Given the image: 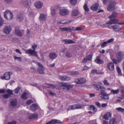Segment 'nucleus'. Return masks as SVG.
<instances>
[{
    "instance_id": "15",
    "label": "nucleus",
    "mask_w": 124,
    "mask_h": 124,
    "mask_svg": "<svg viewBox=\"0 0 124 124\" xmlns=\"http://www.w3.org/2000/svg\"><path fill=\"white\" fill-rule=\"evenodd\" d=\"M60 29L62 31L71 32L73 29V27L70 26L68 27L60 28Z\"/></svg>"
},
{
    "instance_id": "53",
    "label": "nucleus",
    "mask_w": 124,
    "mask_h": 124,
    "mask_svg": "<svg viewBox=\"0 0 124 124\" xmlns=\"http://www.w3.org/2000/svg\"><path fill=\"white\" fill-rule=\"evenodd\" d=\"M91 72L92 74H98L97 73V70L95 69H94L91 71Z\"/></svg>"
},
{
    "instance_id": "22",
    "label": "nucleus",
    "mask_w": 124,
    "mask_h": 124,
    "mask_svg": "<svg viewBox=\"0 0 124 124\" xmlns=\"http://www.w3.org/2000/svg\"><path fill=\"white\" fill-rule=\"evenodd\" d=\"M92 55H88L84 58L82 62L84 63H85L88 61H91L92 59Z\"/></svg>"
},
{
    "instance_id": "60",
    "label": "nucleus",
    "mask_w": 124,
    "mask_h": 124,
    "mask_svg": "<svg viewBox=\"0 0 124 124\" xmlns=\"http://www.w3.org/2000/svg\"><path fill=\"white\" fill-rule=\"evenodd\" d=\"M114 41V39H111L109 40H108L107 42L108 43H110L113 42Z\"/></svg>"
},
{
    "instance_id": "6",
    "label": "nucleus",
    "mask_w": 124,
    "mask_h": 124,
    "mask_svg": "<svg viewBox=\"0 0 124 124\" xmlns=\"http://www.w3.org/2000/svg\"><path fill=\"white\" fill-rule=\"evenodd\" d=\"M109 24L108 25H107V26L110 29H112L114 31H119L120 30L121 28L120 26L117 24L113 25H110Z\"/></svg>"
},
{
    "instance_id": "42",
    "label": "nucleus",
    "mask_w": 124,
    "mask_h": 124,
    "mask_svg": "<svg viewBox=\"0 0 124 124\" xmlns=\"http://www.w3.org/2000/svg\"><path fill=\"white\" fill-rule=\"evenodd\" d=\"M56 120H53L46 123V124H53L56 123Z\"/></svg>"
},
{
    "instance_id": "26",
    "label": "nucleus",
    "mask_w": 124,
    "mask_h": 124,
    "mask_svg": "<svg viewBox=\"0 0 124 124\" xmlns=\"http://www.w3.org/2000/svg\"><path fill=\"white\" fill-rule=\"evenodd\" d=\"M95 61L96 63L99 64H102L104 63L103 61L101 59L99 56L97 57Z\"/></svg>"
},
{
    "instance_id": "48",
    "label": "nucleus",
    "mask_w": 124,
    "mask_h": 124,
    "mask_svg": "<svg viewBox=\"0 0 124 124\" xmlns=\"http://www.w3.org/2000/svg\"><path fill=\"white\" fill-rule=\"evenodd\" d=\"M116 109L118 111L121 112H124V109L121 107H119L116 108Z\"/></svg>"
},
{
    "instance_id": "41",
    "label": "nucleus",
    "mask_w": 124,
    "mask_h": 124,
    "mask_svg": "<svg viewBox=\"0 0 124 124\" xmlns=\"http://www.w3.org/2000/svg\"><path fill=\"white\" fill-rule=\"evenodd\" d=\"M116 70L117 71L118 74L120 75H122V72L121 69L118 66H117L116 68Z\"/></svg>"
},
{
    "instance_id": "64",
    "label": "nucleus",
    "mask_w": 124,
    "mask_h": 124,
    "mask_svg": "<svg viewBox=\"0 0 124 124\" xmlns=\"http://www.w3.org/2000/svg\"><path fill=\"white\" fill-rule=\"evenodd\" d=\"M121 91L122 93H124V88L123 86H121Z\"/></svg>"
},
{
    "instance_id": "50",
    "label": "nucleus",
    "mask_w": 124,
    "mask_h": 124,
    "mask_svg": "<svg viewBox=\"0 0 124 124\" xmlns=\"http://www.w3.org/2000/svg\"><path fill=\"white\" fill-rule=\"evenodd\" d=\"M101 92H104L106 90V89L105 87L101 85V86L100 88V89Z\"/></svg>"
},
{
    "instance_id": "45",
    "label": "nucleus",
    "mask_w": 124,
    "mask_h": 124,
    "mask_svg": "<svg viewBox=\"0 0 124 124\" xmlns=\"http://www.w3.org/2000/svg\"><path fill=\"white\" fill-rule=\"evenodd\" d=\"M103 82L105 85L108 86L110 85V84L108 82L107 80L106 79H105L103 81Z\"/></svg>"
},
{
    "instance_id": "20",
    "label": "nucleus",
    "mask_w": 124,
    "mask_h": 124,
    "mask_svg": "<svg viewBox=\"0 0 124 124\" xmlns=\"http://www.w3.org/2000/svg\"><path fill=\"white\" fill-rule=\"evenodd\" d=\"M57 54L54 52H52L50 53L49 55V58L52 60H54L57 57Z\"/></svg>"
},
{
    "instance_id": "33",
    "label": "nucleus",
    "mask_w": 124,
    "mask_h": 124,
    "mask_svg": "<svg viewBox=\"0 0 124 124\" xmlns=\"http://www.w3.org/2000/svg\"><path fill=\"white\" fill-rule=\"evenodd\" d=\"M16 34L18 36H22V34L21 32L19 30H16L15 31Z\"/></svg>"
},
{
    "instance_id": "57",
    "label": "nucleus",
    "mask_w": 124,
    "mask_h": 124,
    "mask_svg": "<svg viewBox=\"0 0 124 124\" xmlns=\"http://www.w3.org/2000/svg\"><path fill=\"white\" fill-rule=\"evenodd\" d=\"M71 74L72 75H78L79 73L77 71H74L71 72Z\"/></svg>"
},
{
    "instance_id": "62",
    "label": "nucleus",
    "mask_w": 124,
    "mask_h": 124,
    "mask_svg": "<svg viewBox=\"0 0 124 124\" xmlns=\"http://www.w3.org/2000/svg\"><path fill=\"white\" fill-rule=\"evenodd\" d=\"M75 30L77 31H80L82 29L79 27H77L75 29Z\"/></svg>"
},
{
    "instance_id": "47",
    "label": "nucleus",
    "mask_w": 124,
    "mask_h": 124,
    "mask_svg": "<svg viewBox=\"0 0 124 124\" xmlns=\"http://www.w3.org/2000/svg\"><path fill=\"white\" fill-rule=\"evenodd\" d=\"M10 96V95L8 94H6L2 95L3 98L5 99H8Z\"/></svg>"
},
{
    "instance_id": "56",
    "label": "nucleus",
    "mask_w": 124,
    "mask_h": 124,
    "mask_svg": "<svg viewBox=\"0 0 124 124\" xmlns=\"http://www.w3.org/2000/svg\"><path fill=\"white\" fill-rule=\"evenodd\" d=\"M112 16L114 17L115 18H116L117 16V13L115 12H114L112 15H111Z\"/></svg>"
},
{
    "instance_id": "9",
    "label": "nucleus",
    "mask_w": 124,
    "mask_h": 124,
    "mask_svg": "<svg viewBox=\"0 0 124 124\" xmlns=\"http://www.w3.org/2000/svg\"><path fill=\"white\" fill-rule=\"evenodd\" d=\"M38 65L39 67L37 69L38 72L40 74H44L45 70L44 68L40 63H38Z\"/></svg>"
},
{
    "instance_id": "13",
    "label": "nucleus",
    "mask_w": 124,
    "mask_h": 124,
    "mask_svg": "<svg viewBox=\"0 0 124 124\" xmlns=\"http://www.w3.org/2000/svg\"><path fill=\"white\" fill-rule=\"evenodd\" d=\"M85 79L83 78H79L76 79L75 82L77 84H82L86 82Z\"/></svg>"
},
{
    "instance_id": "30",
    "label": "nucleus",
    "mask_w": 124,
    "mask_h": 124,
    "mask_svg": "<svg viewBox=\"0 0 124 124\" xmlns=\"http://www.w3.org/2000/svg\"><path fill=\"white\" fill-rule=\"evenodd\" d=\"M83 8L85 11L88 12L89 11V8H88L87 4L85 2L83 6Z\"/></svg>"
},
{
    "instance_id": "2",
    "label": "nucleus",
    "mask_w": 124,
    "mask_h": 124,
    "mask_svg": "<svg viewBox=\"0 0 124 124\" xmlns=\"http://www.w3.org/2000/svg\"><path fill=\"white\" fill-rule=\"evenodd\" d=\"M4 17L8 20H10L12 19L13 15L12 13L8 10H6L4 13Z\"/></svg>"
},
{
    "instance_id": "44",
    "label": "nucleus",
    "mask_w": 124,
    "mask_h": 124,
    "mask_svg": "<svg viewBox=\"0 0 124 124\" xmlns=\"http://www.w3.org/2000/svg\"><path fill=\"white\" fill-rule=\"evenodd\" d=\"M77 0H69L70 3L73 5H75L77 2Z\"/></svg>"
},
{
    "instance_id": "25",
    "label": "nucleus",
    "mask_w": 124,
    "mask_h": 124,
    "mask_svg": "<svg viewBox=\"0 0 124 124\" xmlns=\"http://www.w3.org/2000/svg\"><path fill=\"white\" fill-rule=\"evenodd\" d=\"M38 106L36 104H33L31 105L30 107V110L32 111H35L38 109Z\"/></svg>"
},
{
    "instance_id": "36",
    "label": "nucleus",
    "mask_w": 124,
    "mask_h": 124,
    "mask_svg": "<svg viewBox=\"0 0 124 124\" xmlns=\"http://www.w3.org/2000/svg\"><path fill=\"white\" fill-rule=\"evenodd\" d=\"M110 124H117V122L115 118H112L110 121Z\"/></svg>"
},
{
    "instance_id": "46",
    "label": "nucleus",
    "mask_w": 124,
    "mask_h": 124,
    "mask_svg": "<svg viewBox=\"0 0 124 124\" xmlns=\"http://www.w3.org/2000/svg\"><path fill=\"white\" fill-rule=\"evenodd\" d=\"M6 92L8 93V94L10 95V96L11 95H13V91L9 89H7L6 90Z\"/></svg>"
},
{
    "instance_id": "38",
    "label": "nucleus",
    "mask_w": 124,
    "mask_h": 124,
    "mask_svg": "<svg viewBox=\"0 0 124 124\" xmlns=\"http://www.w3.org/2000/svg\"><path fill=\"white\" fill-rule=\"evenodd\" d=\"M76 109H81L84 108V106L82 105L79 104H76Z\"/></svg>"
},
{
    "instance_id": "34",
    "label": "nucleus",
    "mask_w": 124,
    "mask_h": 124,
    "mask_svg": "<svg viewBox=\"0 0 124 124\" xmlns=\"http://www.w3.org/2000/svg\"><path fill=\"white\" fill-rule=\"evenodd\" d=\"M22 91V90L21 88L19 87H17L15 90V92L16 94L20 93Z\"/></svg>"
},
{
    "instance_id": "18",
    "label": "nucleus",
    "mask_w": 124,
    "mask_h": 124,
    "mask_svg": "<svg viewBox=\"0 0 124 124\" xmlns=\"http://www.w3.org/2000/svg\"><path fill=\"white\" fill-rule=\"evenodd\" d=\"M59 79L61 81H68L70 80L71 79V78L65 76H62L59 75Z\"/></svg>"
},
{
    "instance_id": "32",
    "label": "nucleus",
    "mask_w": 124,
    "mask_h": 124,
    "mask_svg": "<svg viewBox=\"0 0 124 124\" xmlns=\"http://www.w3.org/2000/svg\"><path fill=\"white\" fill-rule=\"evenodd\" d=\"M119 90L118 89H117L115 90L113 89H112L111 90L110 93L114 94H116L119 93Z\"/></svg>"
},
{
    "instance_id": "37",
    "label": "nucleus",
    "mask_w": 124,
    "mask_h": 124,
    "mask_svg": "<svg viewBox=\"0 0 124 124\" xmlns=\"http://www.w3.org/2000/svg\"><path fill=\"white\" fill-rule=\"evenodd\" d=\"M22 98L24 100H26L27 99V94L26 93H24L22 95Z\"/></svg>"
},
{
    "instance_id": "51",
    "label": "nucleus",
    "mask_w": 124,
    "mask_h": 124,
    "mask_svg": "<svg viewBox=\"0 0 124 124\" xmlns=\"http://www.w3.org/2000/svg\"><path fill=\"white\" fill-rule=\"evenodd\" d=\"M112 60L114 63L116 64L119 63L120 62L118 61V59H117V60L116 59L113 58L112 59Z\"/></svg>"
},
{
    "instance_id": "1",
    "label": "nucleus",
    "mask_w": 124,
    "mask_h": 124,
    "mask_svg": "<svg viewBox=\"0 0 124 124\" xmlns=\"http://www.w3.org/2000/svg\"><path fill=\"white\" fill-rule=\"evenodd\" d=\"M37 46L36 45H34L32 46V48L33 50L30 49L27 50L26 53V54H29L33 56L36 57L38 58L39 59L38 56L37 55V53L35 50V49L37 47Z\"/></svg>"
},
{
    "instance_id": "17",
    "label": "nucleus",
    "mask_w": 124,
    "mask_h": 124,
    "mask_svg": "<svg viewBox=\"0 0 124 124\" xmlns=\"http://www.w3.org/2000/svg\"><path fill=\"white\" fill-rule=\"evenodd\" d=\"M47 15L44 14H41L39 17V20L40 21H45L46 20Z\"/></svg>"
},
{
    "instance_id": "63",
    "label": "nucleus",
    "mask_w": 124,
    "mask_h": 124,
    "mask_svg": "<svg viewBox=\"0 0 124 124\" xmlns=\"http://www.w3.org/2000/svg\"><path fill=\"white\" fill-rule=\"evenodd\" d=\"M16 122L15 121H13L12 122H9L8 123V124H16Z\"/></svg>"
},
{
    "instance_id": "40",
    "label": "nucleus",
    "mask_w": 124,
    "mask_h": 124,
    "mask_svg": "<svg viewBox=\"0 0 124 124\" xmlns=\"http://www.w3.org/2000/svg\"><path fill=\"white\" fill-rule=\"evenodd\" d=\"M65 55L67 57L70 58L72 56V54L69 51H67L66 52Z\"/></svg>"
},
{
    "instance_id": "24",
    "label": "nucleus",
    "mask_w": 124,
    "mask_h": 124,
    "mask_svg": "<svg viewBox=\"0 0 124 124\" xmlns=\"http://www.w3.org/2000/svg\"><path fill=\"white\" fill-rule=\"evenodd\" d=\"M111 114L109 112L107 113L103 116V117L106 120H108L111 117Z\"/></svg>"
},
{
    "instance_id": "35",
    "label": "nucleus",
    "mask_w": 124,
    "mask_h": 124,
    "mask_svg": "<svg viewBox=\"0 0 124 124\" xmlns=\"http://www.w3.org/2000/svg\"><path fill=\"white\" fill-rule=\"evenodd\" d=\"M61 87L64 89H66L67 88V84L64 82H62L61 84Z\"/></svg>"
},
{
    "instance_id": "23",
    "label": "nucleus",
    "mask_w": 124,
    "mask_h": 124,
    "mask_svg": "<svg viewBox=\"0 0 124 124\" xmlns=\"http://www.w3.org/2000/svg\"><path fill=\"white\" fill-rule=\"evenodd\" d=\"M62 41L65 44H72L75 43V41L70 39H63L62 40Z\"/></svg>"
},
{
    "instance_id": "7",
    "label": "nucleus",
    "mask_w": 124,
    "mask_h": 124,
    "mask_svg": "<svg viewBox=\"0 0 124 124\" xmlns=\"http://www.w3.org/2000/svg\"><path fill=\"white\" fill-rule=\"evenodd\" d=\"M12 74V73L10 72H6L4 74L3 76L1 77V78L2 79L8 80L10 79V76Z\"/></svg>"
},
{
    "instance_id": "59",
    "label": "nucleus",
    "mask_w": 124,
    "mask_h": 124,
    "mask_svg": "<svg viewBox=\"0 0 124 124\" xmlns=\"http://www.w3.org/2000/svg\"><path fill=\"white\" fill-rule=\"evenodd\" d=\"M89 67H88L86 66H84L83 69L82 70V71H84L85 70H87L89 69Z\"/></svg>"
},
{
    "instance_id": "14",
    "label": "nucleus",
    "mask_w": 124,
    "mask_h": 124,
    "mask_svg": "<svg viewBox=\"0 0 124 124\" xmlns=\"http://www.w3.org/2000/svg\"><path fill=\"white\" fill-rule=\"evenodd\" d=\"M107 67L109 70L113 71L114 70V65L112 62H109L107 64Z\"/></svg>"
},
{
    "instance_id": "55",
    "label": "nucleus",
    "mask_w": 124,
    "mask_h": 124,
    "mask_svg": "<svg viewBox=\"0 0 124 124\" xmlns=\"http://www.w3.org/2000/svg\"><path fill=\"white\" fill-rule=\"evenodd\" d=\"M95 104L96 105L98 106V107L99 108H101V105L99 102L98 101L96 102H95Z\"/></svg>"
},
{
    "instance_id": "58",
    "label": "nucleus",
    "mask_w": 124,
    "mask_h": 124,
    "mask_svg": "<svg viewBox=\"0 0 124 124\" xmlns=\"http://www.w3.org/2000/svg\"><path fill=\"white\" fill-rule=\"evenodd\" d=\"M73 85H68L67 84V87L66 89H69L73 87Z\"/></svg>"
},
{
    "instance_id": "10",
    "label": "nucleus",
    "mask_w": 124,
    "mask_h": 124,
    "mask_svg": "<svg viewBox=\"0 0 124 124\" xmlns=\"http://www.w3.org/2000/svg\"><path fill=\"white\" fill-rule=\"evenodd\" d=\"M24 16L22 13L18 12L17 14L16 19L18 22H20L24 19Z\"/></svg>"
},
{
    "instance_id": "11",
    "label": "nucleus",
    "mask_w": 124,
    "mask_h": 124,
    "mask_svg": "<svg viewBox=\"0 0 124 124\" xmlns=\"http://www.w3.org/2000/svg\"><path fill=\"white\" fill-rule=\"evenodd\" d=\"M118 61L120 62L124 58V52H120L118 53L116 55Z\"/></svg>"
},
{
    "instance_id": "27",
    "label": "nucleus",
    "mask_w": 124,
    "mask_h": 124,
    "mask_svg": "<svg viewBox=\"0 0 124 124\" xmlns=\"http://www.w3.org/2000/svg\"><path fill=\"white\" fill-rule=\"evenodd\" d=\"M24 6L26 8H29L30 6V2L29 0H28L24 1L23 3Z\"/></svg>"
},
{
    "instance_id": "49",
    "label": "nucleus",
    "mask_w": 124,
    "mask_h": 124,
    "mask_svg": "<svg viewBox=\"0 0 124 124\" xmlns=\"http://www.w3.org/2000/svg\"><path fill=\"white\" fill-rule=\"evenodd\" d=\"M14 57L15 58V59L16 60H17L20 61H21L22 58L21 57H18L16 56H14Z\"/></svg>"
},
{
    "instance_id": "3",
    "label": "nucleus",
    "mask_w": 124,
    "mask_h": 124,
    "mask_svg": "<svg viewBox=\"0 0 124 124\" xmlns=\"http://www.w3.org/2000/svg\"><path fill=\"white\" fill-rule=\"evenodd\" d=\"M109 18L110 20L107 22L106 24H104L103 26V27H105L107 26V25L108 24H112L117 23L118 21L117 20L115 19V18L111 16H109Z\"/></svg>"
},
{
    "instance_id": "61",
    "label": "nucleus",
    "mask_w": 124,
    "mask_h": 124,
    "mask_svg": "<svg viewBox=\"0 0 124 124\" xmlns=\"http://www.w3.org/2000/svg\"><path fill=\"white\" fill-rule=\"evenodd\" d=\"M52 15L54 16L55 14V9H53L51 11Z\"/></svg>"
},
{
    "instance_id": "29",
    "label": "nucleus",
    "mask_w": 124,
    "mask_h": 124,
    "mask_svg": "<svg viewBox=\"0 0 124 124\" xmlns=\"http://www.w3.org/2000/svg\"><path fill=\"white\" fill-rule=\"evenodd\" d=\"M17 103V100L15 99L12 101L11 102V105L12 107L16 106Z\"/></svg>"
},
{
    "instance_id": "28",
    "label": "nucleus",
    "mask_w": 124,
    "mask_h": 124,
    "mask_svg": "<svg viewBox=\"0 0 124 124\" xmlns=\"http://www.w3.org/2000/svg\"><path fill=\"white\" fill-rule=\"evenodd\" d=\"M38 116L37 114H33L29 116V119H36L38 117Z\"/></svg>"
},
{
    "instance_id": "52",
    "label": "nucleus",
    "mask_w": 124,
    "mask_h": 124,
    "mask_svg": "<svg viewBox=\"0 0 124 124\" xmlns=\"http://www.w3.org/2000/svg\"><path fill=\"white\" fill-rule=\"evenodd\" d=\"M108 43L107 41L104 42L101 45V47H104L107 46V44Z\"/></svg>"
},
{
    "instance_id": "12",
    "label": "nucleus",
    "mask_w": 124,
    "mask_h": 124,
    "mask_svg": "<svg viewBox=\"0 0 124 124\" xmlns=\"http://www.w3.org/2000/svg\"><path fill=\"white\" fill-rule=\"evenodd\" d=\"M12 29L11 27L9 26H6L3 30V32L7 35L9 34L10 32L11 31Z\"/></svg>"
},
{
    "instance_id": "16",
    "label": "nucleus",
    "mask_w": 124,
    "mask_h": 124,
    "mask_svg": "<svg viewBox=\"0 0 124 124\" xmlns=\"http://www.w3.org/2000/svg\"><path fill=\"white\" fill-rule=\"evenodd\" d=\"M34 5L35 7L37 8L40 9L42 8L43 5V4L42 2L38 1L35 3Z\"/></svg>"
},
{
    "instance_id": "5",
    "label": "nucleus",
    "mask_w": 124,
    "mask_h": 124,
    "mask_svg": "<svg viewBox=\"0 0 124 124\" xmlns=\"http://www.w3.org/2000/svg\"><path fill=\"white\" fill-rule=\"evenodd\" d=\"M110 95V94L107 93L106 92H101L99 96L101 99L108 100L109 99V96Z\"/></svg>"
},
{
    "instance_id": "54",
    "label": "nucleus",
    "mask_w": 124,
    "mask_h": 124,
    "mask_svg": "<svg viewBox=\"0 0 124 124\" xmlns=\"http://www.w3.org/2000/svg\"><path fill=\"white\" fill-rule=\"evenodd\" d=\"M33 102V101L31 100H28L26 103L28 105H30Z\"/></svg>"
},
{
    "instance_id": "19",
    "label": "nucleus",
    "mask_w": 124,
    "mask_h": 124,
    "mask_svg": "<svg viewBox=\"0 0 124 124\" xmlns=\"http://www.w3.org/2000/svg\"><path fill=\"white\" fill-rule=\"evenodd\" d=\"M79 12L78 9H74L71 12V15L72 16H76L78 15Z\"/></svg>"
},
{
    "instance_id": "21",
    "label": "nucleus",
    "mask_w": 124,
    "mask_h": 124,
    "mask_svg": "<svg viewBox=\"0 0 124 124\" xmlns=\"http://www.w3.org/2000/svg\"><path fill=\"white\" fill-rule=\"evenodd\" d=\"M99 6V4L95 3L91 7L90 9L94 11H95L98 10Z\"/></svg>"
},
{
    "instance_id": "43",
    "label": "nucleus",
    "mask_w": 124,
    "mask_h": 124,
    "mask_svg": "<svg viewBox=\"0 0 124 124\" xmlns=\"http://www.w3.org/2000/svg\"><path fill=\"white\" fill-rule=\"evenodd\" d=\"M75 105H72L69 107L68 108V110H74L76 109Z\"/></svg>"
},
{
    "instance_id": "8",
    "label": "nucleus",
    "mask_w": 124,
    "mask_h": 124,
    "mask_svg": "<svg viewBox=\"0 0 124 124\" xmlns=\"http://www.w3.org/2000/svg\"><path fill=\"white\" fill-rule=\"evenodd\" d=\"M59 14L61 16H64L67 15L69 13V10L66 9H62L59 10Z\"/></svg>"
},
{
    "instance_id": "39",
    "label": "nucleus",
    "mask_w": 124,
    "mask_h": 124,
    "mask_svg": "<svg viewBox=\"0 0 124 124\" xmlns=\"http://www.w3.org/2000/svg\"><path fill=\"white\" fill-rule=\"evenodd\" d=\"M94 87L97 91H99L100 90V88L101 86V85H94Z\"/></svg>"
},
{
    "instance_id": "31",
    "label": "nucleus",
    "mask_w": 124,
    "mask_h": 124,
    "mask_svg": "<svg viewBox=\"0 0 124 124\" xmlns=\"http://www.w3.org/2000/svg\"><path fill=\"white\" fill-rule=\"evenodd\" d=\"M46 87L48 88H55L56 87V86L54 85L50 84H48L46 83Z\"/></svg>"
},
{
    "instance_id": "4",
    "label": "nucleus",
    "mask_w": 124,
    "mask_h": 124,
    "mask_svg": "<svg viewBox=\"0 0 124 124\" xmlns=\"http://www.w3.org/2000/svg\"><path fill=\"white\" fill-rule=\"evenodd\" d=\"M116 4V3L114 0H110L107 7V10L109 11H112L115 8Z\"/></svg>"
}]
</instances>
